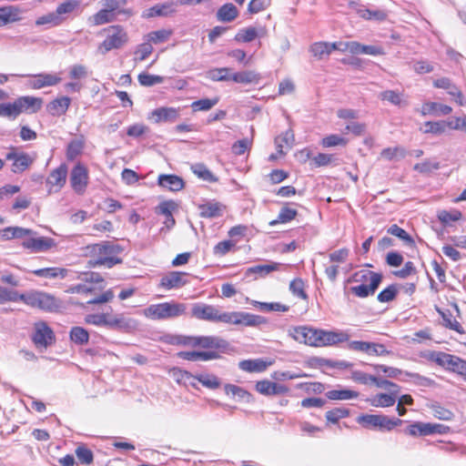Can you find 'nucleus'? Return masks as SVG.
I'll return each instance as SVG.
<instances>
[{"label":"nucleus","mask_w":466,"mask_h":466,"mask_svg":"<svg viewBox=\"0 0 466 466\" xmlns=\"http://www.w3.org/2000/svg\"><path fill=\"white\" fill-rule=\"evenodd\" d=\"M177 357L180 359L189 360V361H207L210 360H215L218 358V355L217 352L208 350V351H180L177 353Z\"/></svg>","instance_id":"27"},{"label":"nucleus","mask_w":466,"mask_h":466,"mask_svg":"<svg viewBox=\"0 0 466 466\" xmlns=\"http://www.w3.org/2000/svg\"><path fill=\"white\" fill-rule=\"evenodd\" d=\"M6 160L13 161L12 172L19 174L26 170L35 161V157L29 154L19 151L16 147H10L5 156Z\"/></svg>","instance_id":"9"},{"label":"nucleus","mask_w":466,"mask_h":466,"mask_svg":"<svg viewBox=\"0 0 466 466\" xmlns=\"http://www.w3.org/2000/svg\"><path fill=\"white\" fill-rule=\"evenodd\" d=\"M196 347L208 350H224L228 347V342L214 336H196Z\"/></svg>","instance_id":"21"},{"label":"nucleus","mask_w":466,"mask_h":466,"mask_svg":"<svg viewBox=\"0 0 466 466\" xmlns=\"http://www.w3.org/2000/svg\"><path fill=\"white\" fill-rule=\"evenodd\" d=\"M54 332L45 322L35 324L33 341L37 347L47 348L53 343Z\"/></svg>","instance_id":"12"},{"label":"nucleus","mask_w":466,"mask_h":466,"mask_svg":"<svg viewBox=\"0 0 466 466\" xmlns=\"http://www.w3.org/2000/svg\"><path fill=\"white\" fill-rule=\"evenodd\" d=\"M192 172L200 179L207 182H216L218 178L211 173V171L201 163H197L191 166Z\"/></svg>","instance_id":"45"},{"label":"nucleus","mask_w":466,"mask_h":466,"mask_svg":"<svg viewBox=\"0 0 466 466\" xmlns=\"http://www.w3.org/2000/svg\"><path fill=\"white\" fill-rule=\"evenodd\" d=\"M101 34L106 35L105 40L97 47V51L102 55L112 49L121 48L127 42V35L119 25L104 28Z\"/></svg>","instance_id":"4"},{"label":"nucleus","mask_w":466,"mask_h":466,"mask_svg":"<svg viewBox=\"0 0 466 466\" xmlns=\"http://www.w3.org/2000/svg\"><path fill=\"white\" fill-rule=\"evenodd\" d=\"M289 333L299 343L311 347L331 346L349 339V335L343 331H328L309 326L294 327Z\"/></svg>","instance_id":"1"},{"label":"nucleus","mask_w":466,"mask_h":466,"mask_svg":"<svg viewBox=\"0 0 466 466\" xmlns=\"http://www.w3.org/2000/svg\"><path fill=\"white\" fill-rule=\"evenodd\" d=\"M172 35V31L168 29H160L157 31L150 32L147 35V40L152 45L153 44H161L169 39Z\"/></svg>","instance_id":"50"},{"label":"nucleus","mask_w":466,"mask_h":466,"mask_svg":"<svg viewBox=\"0 0 466 466\" xmlns=\"http://www.w3.org/2000/svg\"><path fill=\"white\" fill-rule=\"evenodd\" d=\"M384 54L383 47L380 46H366L358 42V46H356V55L383 56Z\"/></svg>","instance_id":"53"},{"label":"nucleus","mask_w":466,"mask_h":466,"mask_svg":"<svg viewBox=\"0 0 466 466\" xmlns=\"http://www.w3.org/2000/svg\"><path fill=\"white\" fill-rule=\"evenodd\" d=\"M34 275L45 279H65L67 276V269L62 268H45L32 271Z\"/></svg>","instance_id":"39"},{"label":"nucleus","mask_w":466,"mask_h":466,"mask_svg":"<svg viewBox=\"0 0 466 466\" xmlns=\"http://www.w3.org/2000/svg\"><path fill=\"white\" fill-rule=\"evenodd\" d=\"M176 13V4L174 2H167L163 4H157L154 6L147 9L144 12L143 16L151 18L155 16H170Z\"/></svg>","instance_id":"19"},{"label":"nucleus","mask_w":466,"mask_h":466,"mask_svg":"<svg viewBox=\"0 0 466 466\" xmlns=\"http://www.w3.org/2000/svg\"><path fill=\"white\" fill-rule=\"evenodd\" d=\"M282 266L283 265L279 262H270L265 265H256L247 268L246 276L248 277L250 275L256 274L261 278H264L272 271L279 270Z\"/></svg>","instance_id":"31"},{"label":"nucleus","mask_w":466,"mask_h":466,"mask_svg":"<svg viewBox=\"0 0 466 466\" xmlns=\"http://www.w3.org/2000/svg\"><path fill=\"white\" fill-rule=\"evenodd\" d=\"M15 102L21 113H36L42 107L43 99L40 97L25 96L15 99Z\"/></svg>","instance_id":"22"},{"label":"nucleus","mask_w":466,"mask_h":466,"mask_svg":"<svg viewBox=\"0 0 466 466\" xmlns=\"http://www.w3.org/2000/svg\"><path fill=\"white\" fill-rule=\"evenodd\" d=\"M448 127V122L447 121H428L424 123L423 128H420V130L424 134H432V135H441L446 131V128Z\"/></svg>","instance_id":"44"},{"label":"nucleus","mask_w":466,"mask_h":466,"mask_svg":"<svg viewBox=\"0 0 466 466\" xmlns=\"http://www.w3.org/2000/svg\"><path fill=\"white\" fill-rule=\"evenodd\" d=\"M451 111L452 108L450 106L436 102L424 103L420 110V114L424 116L428 115L435 116H447L451 114Z\"/></svg>","instance_id":"25"},{"label":"nucleus","mask_w":466,"mask_h":466,"mask_svg":"<svg viewBox=\"0 0 466 466\" xmlns=\"http://www.w3.org/2000/svg\"><path fill=\"white\" fill-rule=\"evenodd\" d=\"M21 112L15 100L13 103H4L0 105V116L15 118Z\"/></svg>","instance_id":"55"},{"label":"nucleus","mask_w":466,"mask_h":466,"mask_svg":"<svg viewBox=\"0 0 466 466\" xmlns=\"http://www.w3.org/2000/svg\"><path fill=\"white\" fill-rule=\"evenodd\" d=\"M85 322L86 324L96 327H106L111 329H123L127 326L121 314H112L109 311L88 314L85 317Z\"/></svg>","instance_id":"6"},{"label":"nucleus","mask_w":466,"mask_h":466,"mask_svg":"<svg viewBox=\"0 0 466 466\" xmlns=\"http://www.w3.org/2000/svg\"><path fill=\"white\" fill-rule=\"evenodd\" d=\"M402 420L400 419H390L385 415H379V430L391 431L393 428L401 425Z\"/></svg>","instance_id":"63"},{"label":"nucleus","mask_w":466,"mask_h":466,"mask_svg":"<svg viewBox=\"0 0 466 466\" xmlns=\"http://www.w3.org/2000/svg\"><path fill=\"white\" fill-rule=\"evenodd\" d=\"M259 79V75L254 71H243L231 75V80L241 84L258 83Z\"/></svg>","instance_id":"42"},{"label":"nucleus","mask_w":466,"mask_h":466,"mask_svg":"<svg viewBox=\"0 0 466 466\" xmlns=\"http://www.w3.org/2000/svg\"><path fill=\"white\" fill-rule=\"evenodd\" d=\"M70 339L77 345H85L88 343L89 333L88 331L79 326L73 327L69 332Z\"/></svg>","instance_id":"43"},{"label":"nucleus","mask_w":466,"mask_h":466,"mask_svg":"<svg viewBox=\"0 0 466 466\" xmlns=\"http://www.w3.org/2000/svg\"><path fill=\"white\" fill-rule=\"evenodd\" d=\"M19 299L32 308L46 311L56 310L59 306L54 296L38 290H31L21 294Z\"/></svg>","instance_id":"5"},{"label":"nucleus","mask_w":466,"mask_h":466,"mask_svg":"<svg viewBox=\"0 0 466 466\" xmlns=\"http://www.w3.org/2000/svg\"><path fill=\"white\" fill-rule=\"evenodd\" d=\"M398 393H399V390H395L390 391V394H386V393L377 394L370 400V404L373 407H377V408L378 407H381V408L391 407L396 402Z\"/></svg>","instance_id":"29"},{"label":"nucleus","mask_w":466,"mask_h":466,"mask_svg":"<svg viewBox=\"0 0 466 466\" xmlns=\"http://www.w3.org/2000/svg\"><path fill=\"white\" fill-rule=\"evenodd\" d=\"M437 311L442 318V324L444 327L455 330L456 332L460 334H464L465 330L463 329L462 326L460 324L459 321H457L451 312L450 310H441L439 308H437Z\"/></svg>","instance_id":"38"},{"label":"nucleus","mask_w":466,"mask_h":466,"mask_svg":"<svg viewBox=\"0 0 466 466\" xmlns=\"http://www.w3.org/2000/svg\"><path fill=\"white\" fill-rule=\"evenodd\" d=\"M225 208L223 204L217 201H208L198 206L200 216L208 218L221 217Z\"/></svg>","instance_id":"24"},{"label":"nucleus","mask_w":466,"mask_h":466,"mask_svg":"<svg viewBox=\"0 0 466 466\" xmlns=\"http://www.w3.org/2000/svg\"><path fill=\"white\" fill-rule=\"evenodd\" d=\"M94 25H100L115 20V14H111L104 7L89 18Z\"/></svg>","instance_id":"51"},{"label":"nucleus","mask_w":466,"mask_h":466,"mask_svg":"<svg viewBox=\"0 0 466 466\" xmlns=\"http://www.w3.org/2000/svg\"><path fill=\"white\" fill-rule=\"evenodd\" d=\"M21 14V9L16 5L0 7V27L20 21Z\"/></svg>","instance_id":"17"},{"label":"nucleus","mask_w":466,"mask_h":466,"mask_svg":"<svg viewBox=\"0 0 466 466\" xmlns=\"http://www.w3.org/2000/svg\"><path fill=\"white\" fill-rule=\"evenodd\" d=\"M226 311H220L217 307L202 302L195 303L191 309V315L193 318L210 321V322H222L227 321Z\"/></svg>","instance_id":"7"},{"label":"nucleus","mask_w":466,"mask_h":466,"mask_svg":"<svg viewBox=\"0 0 466 466\" xmlns=\"http://www.w3.org/2000/svg\"><path fill=\"white\" fill-rule=\"evenodd\" d=\"M197 378H198V381L199 383H201L202 386H204L208 389L215 390V389L219 388V386H220L219 379L214 374H208V373L199 374V375H197Z\"/></svg>","instance_id":"52"},{"label":"nucleus","mask_w":466,"mask_h":466,"mask_svg":"<svg viewBox=\"0 0 466 466\" xmlns=\"http://www.w3.org/2000/svg\"><path fill=\"white\" fill-rule=\"evenodd\" d=\"M30 238L22 242L24 248L29 249L32 252H46L56 247V243L54 238L48 237H35V235H29Z\"/></svg>","instance_id":"11"},{"label":"nucleus","mask_w":466,"mask_h":466,"mask_svg":"<svg viewBox=\"0 0 466 466\" xmlns=\"http://www.w3.org/2000/svg\"><path fill=\"white\" fill-rule=\"evenodd\" d=\"M66 175L67 167L65 164L60 165L50 173L46 180V184L50 187L49 193L53 191L54 187H56L54 191L56 192L64 187L66 181Z\"/></svg>","instance_id":"13"},{"label":"nucleus","mask_w":466,"mask_h":466,"mask_svg":"<svg viewBox=\"0 0 466 466\" xmlns=\"http://www.w3.org/2000/svg\"><path fill=\"white\" fill-rule=\"evenodd\" d=\"M461 212L457 209H453L451 211L441 210L438 212V218L444 225H448L451 221H457L461 219Z\"/></svg>","instance_id":"59"},{"label":"nucleus","mask_w":466,"mask_h":466,"mask_svg":"<svg viewBox=\"0 0 466 466\" xmlns=\"http://www.w3.org/2000/svg\"><path fill=\"white\" fill-rule=\"evenodd\" d=\"M68 76L76 81L86 79L88 76V68L82 64H74L68 69Z\"/></svg>","instance_id":"47"},{"label":"nucleus","mask_w":466,"mask_h":466,"mask_svg":"<svg viewBox=\"0 0 466 466\" xmlns=\"http://www.w3.org/2000/svg\"><path fill=\"white\" fill-rule=\"evenodd\" d=\"M152 116L156 122L174 121L178 116V112L173 107H159L152 112Z\"/></svg>","instance_id":"40"},{"label":"nucleus","mask_w":466,"mask_h":466,"mask_svg":"<svg viewBox=\"0 0 466 466\" xmlns=\"http://www.w3.org/2000/svg\"><path fill=\"white\" fill-rule=\"evenodd\" d=\"M185 272L172 271L165 275L160 280V286L165 289H178L187 283Z\"/></svg>","instance_id":"15"},{"label":"nucleus","mask_w":466,"mask_h":466,"mask_svg":"<svg viewBox=\"0 0 466 466\" xmlns=\"http://www.w3.org/2000/svg\"><path fill=\"white\" fill-rule=\"evenodd\" d=\"M238 11L231 3L223 5L217 12L218 20L224 23L232 22L238 17Z\"/></svg>","instance_id":"34"},{"label":"nucleus","mask_w":466,"mask_h":466,"mask_svg":"<svg viewBox=\"0 0 466 466\" xmlns=\"http://www.w3.org/2000/svg\"><path fill=\"white\" fill-rule=\"evenodd\" d=\"M187 305L176 301L152 304L143 310L146 318L153 320L174 319L186 313Z\"/></svg>","instance_id":"3"},{"label":"nucleus","mask_w":466,"mask_h":466,"mask_svg":"<svg viewBox=\"0 0 466 466\" xmlns=\"http://www.w3.org/2000/svg\"><path fill=\"white\" fill-rule=\"evenodd\" d=\"M88 178L87 168L80 163L76 164L70 173V185L73 190L78 195H83L88 185Z\"/></svg>","instance_id":"10"},{"label":"nucleus","mask_w":466,"mask_h":466,"mask_svg":"<svg viewBox=\"0 0 466 466\" xmlns=\"http://www.w3.org/2000/svg\"><path fill=\"white\" fill-rule=\"evenodd\" d=\"M70 103L68 96L58 97L48 104L47 110L52 116H61L66 112Z\"/></svg>","instance_id":"33"},{"label":"nucleus","mask_w":466,"mask_h":466,"mask_svg":"<svg viewBox=\"0 0 466 466\" xmlns=\"http://www.w3.org/2000/svg\"><path fill=\"white\" fill-rule=\"evenodd\" d=\"M332 51L331 43L329 42H316L309 47V52L318 60L328 58Z\"/></svg>","instance_id":"35"},{"label":"nucleus","mask_w":466,"mask_h":466,"mask_svg":"<svg viewBox=\"0 0 466 466\" xmlns=\"http://www.w3.org/2000/svg\"><path fill=\"white\" fill-rule=\"evenodd\" d=\"M356 46H358L357 41H348V42H334L331 43V47L333 51L338 50L341 53L349 52L352 55H356Z\"/></svg>","instance_id":"62"},{"label":"nucleus","mask_w":466,"mask_h":466,"mask_svg":"<svg viewBox=\"0 0 466 466\" xmlns=\"http://www.w3.org/2000/svg\"><path fill=\"white\" fill-rule=\"evenodd\" d=\"M225 392L228 396L237 398L238 400L249 401L251 397L247 390L233 384H227L225 386Z\"/></svg>","instance_id":"48"},{"label":"nucleus","mask_w":466,"mask_h":466,"mask_svg":"<svg viewBox=\"0 0 466 466\" xmlns=\"http://www.w3.org/2000/svg\"><path fill=\"white\" fill-rule=\"evenodd\" d=\"M29 235H36V233L32 229L21 227H7L0 231V238L4 240L22 238Z\"/></svg>","instance_id":"28"},{"label":"nucleus","mask_w":466,"mask_h":466,"mask_svg":"<svg viewBox=\"0 0 466 466\" xmlns=\"http://www.w3.org/2000/svg\"><path fill=\"white\" fill-rule=\"evenodd\" d=\"M157 184L159 187L170 191H179L185 186V183L180 177L177 175L165 174L158 176Z\"/></svg>","instance_id":"26"},{"label":"nucleus","mask_w":466,"mask_h":466,"mask_svg":"<svg viewBox=\"0 0 466 466\" xmlns=\"http://www.w3.org/2000/svg\"><path fill=\"white\" fill-rule=\"evenodd\" d=\"M177 205L174 201H164L161 202L156 208L157 214L165 216L163 224L167 229H170L175 226V219L173 218V211L176 210Z\"/></svg>","instance_id":"23"},{"label":"nucleus","mask_w":466,"mask_h":466,"mask_svg":"<svg viewBox=\"0 0 466 466\" xmlns=\"http://www.w3.org/2000/svg\"><path fill=\"white\" fill-rule=\"evenodd\" d=\"M436 361L438 364L443 367H447L459 375L466 363V360L447 353H440L436 359Z\"/></svg>","instance_id":"18"},{"label":"nucleus","mask_w":466,"mask_h":466,"mask_svg":"<svg viewBox=\"0 0 466 466\" xmlns=\"http://www.w3.org/2000/svg\"><path fill=\"white\" fill-rule=\"evenodd\" d=\"M269 364L261 359L245 360L239 362L238 367L247 372H262Z\"/></svg>","instance_id":"36"},{"label":"nucleus","mask_w":466,"mask_h":466,"mask_svg":"<svg viewBox=\"0 0 466 466\" xmlns=\"http://www.w3.org/2000/svg\"><path fill=\"white\" fill-rule=\"evenodd\" d=\"M267 35L265 27L260 26L258 28L248 26L240 29L235 35V40L238 43H248L253 41L257 37H262Z\"/></svg>","instance_id":"20"},{"label":"nucleus","mask_w":466,"mask_h":466,"mask_svg":"<svg viewBox=\"0 0 466 466\" xmlns=\"http://www.w3.org/2000/svg\"><path fill=\"white\" fill-rule=\"evenodd\" d=\"M35 25H48L49 27H55L62 25L61 19L57 15L56 12H50L44 15L39 16L35 20Z\"/></svg>","instance_id":"46"},{"label":"nucleus","mask_w":466,"mask_h":466,"mask_svg":"<svg viewBox=\"0 0 466 466\" xmlns=\"http://www.w3.org/2000/svg\"><path fill=\"white\" fill-rule=\"evenodd\" d=\"M295 141L294 133L291 129L275 138V145L279 155L285 154V149L289 150L292 147Z\"/></svg>","instance_id":"32"},{"label":"nucleus","mask_w":466,"mask_h":466,"mask_svg":"<svg viewBox=\"0 0 466 466\" xmlns=\"http://www.w3.org/2000/svg\"><path fill=\"white\" fill-rule=\"evenodd\" d=\"M84 148V142L81 139H74L72 140L66 149V157L69 160L75 159L77 156H79Z\"/></svg>","instance_id":"58"},{"label":"nucleus","mask_w":466,"mask_h":466,"mask_svg":"<svg viewBox=\"0 0 466 466\" xmlns=\"http://www.w3.org/2000/svg\"><path fill=\"white\" fill-rule=\"evenodd\" d=\"M80 5V0H66L57 5L56 12L62 24L66 20L67 16L76 11Z\"/></svg>","instance_id":"37"},{"label":"nucleus","mask_w":466,"mask_h":466,"mask_svg":"<svg viewBox=\"0 0 466 466\" xmlns=\"http://www.w3.org/2000/svg\"><path fill=\"white\" fill-rule=\"evenodd\" d=\"M380 282L381 281H380L379 277L376 276L374 279H371V282L369 285L360 284L359 286L351 287L350 290L359 298H367L375 293Z\"/></svg>","instance_id":"30"},{"label":"nucleus","mask_w":466,"mask_h":466,"mask_svg":"<svg viewBox=\"0 0 466 466\" xmlns=\"http://www.w3.org/2000/svg\"><path fill=\"white\" fill-rule=\"evenodd\" d=\"M357 422L368 429H378L379 415L363 414L357 418Z\"/></svg>","instance_id":"64"},{"label":"nucleus","mask_w":466,"mask_h":466,"mask_svg":"<svg viewBox=\"0 0 466 466\" xmlns=\"http://www.w3.org/2000/svg\"><path fill=\"white\" fill-rule=\"evenodd\" d=\"M376 276L379 277L380 281L382 280V275L380 273L370 271L369 269H360L354 273L352 276V281L360 282L361 284H365L367 281H370V283L371 279H374Z\"/></svg>","instance_id":"49"},{"label":"nucleus","mask_w":466,"mask_h":466,"mask_svg":"<svg viewBox=\"0 0 466 466\" xmlns=\"http://www.w3.org/2000/svg\"><path fill=\"white\" fill-rule=\"evenodd\" d=\"M297 216V210L294 208H290L289 207H284L280 209L278 219L271 221L269 224L271 226L276 225L277 223H287L295 218Z\"/></svg>","instance_id":"61"},{"label":"nucleus","mask_w":466,"mask_h":466,"mask_svg":"<svg viewBox=\"0 0 466 466\" xmlns=\"http://www.w3.org/2000/svg\"><path fill=\"white\" fill-rule=\"evenodd\" d=\"M123 248L110 241L88 245L85 248V253L90 258L88 263L92 267H106L110 268L120 264L122 259L118 258Z\"/></svg>","instance_id":"2"},{"label":"nucleus","mask_w":466,"mask_h":466,"mask_svg":"<svg viewBox=\"0 0 466 466\" xmlns=\"http://www.w3.org/2000/svg\"><path fill=\"white\" fill-rule=\"evenodd\" d=\"M388 233L403 240L405 242V244H407L409 246H411L414 243L411 237L403 228H400L396 224L391 225L388 228Z\"/></svg>","instance_id":"60"},{"label":"nucleus","mask_w":466,"mask_h":466,"mask_svg":"<svg viewBox=\"0 0 466 466\" xmlns=\"http://www.w3.org/2000/svg\"><path fill=\"white\" fill-rule=\"evenodd\" d=\"M327 396L330 400H351L357 398L359 393L351 390H333L328 391Z\"/></svg>","instance_id":"54"},{"label":"nucleus","mask_w":466,"mask_h":466,"mask_svg":"<svg viewBox=\"0 0 466 466\" xmlns=\"http://www.w3.org/2000/svg\"><path fill=\"white\" fill-rule=\"evenodd\" d=\"M379 98L398 106H405L408 105V102L403 98L402 94L395 90H385L380 92L379 94Z\"/></svg>","instance_id":"41"},{"label":"nucleus","mask_w":466,"mask_h":466,"mask_svg":"<svg viewBox=\"0 0 466 466\" xmlns=\"http://www.w3.org/2000/svg\"><path fill=\"white\" fill-rule=\"evenodd\" d=\"M441 425L424 422H415L410 425L406 431L410 436H427L436 432H441Z\"/></svg>","instance_id":"16"},{"label":"nucleus","mask_w":466,"mask_h":466,"mask_svg":"<svg viewBox=\"0 0 466 466\" xmlns=\"http://www.w3.org/2000/svg\"><path fill=\"white\" fill-rule=\"evenodd\" d=\"M265 323H267L266 319L258 315H254L244 311H233L227 313L226 324L257 327Z\"/></svg>","instance_id":"8"},{"label":"nucleus","mask_w":466,"mask_h":466,"mask_svg":"<svg viewBox=\"0 0 466 466\" xmlns=\"http://www.w3.org/2000/svg\"><path fill=\"white\" fill-rule=\"evenodd\" d=\"M61 77L56 74H38L33 76L29 81V86L33 89H41L46 86H54L60 83Z\"/></svg>","instance_id":"14"},{"label":"nucleus","mask_w":466,"mask_h":466,"mask_svg":"<svg viewBox=\"0 0 466 466\" xmlns=\"http://www.w3.org/2000/svg\"><path fill=\"white\" fill-rule=\"evenodd\" d=\"M229 71L228 67L214 68L209 70L207 76L213 81H228L231 79V75L228 74Z\"/></svg>","instance_id":"57"},{"label":"nucleus","mask_w":466,"mask_h":466,"mask_svg":"<svg viewBox=\"0 0 466 466\" xmlns=\"http://www.w3.org/2000/svg\"><path fill=\"white\" fill-rule=\"evenodd\" d=\"M252 305L258 307L262 311H281L285 312L289 310V307L279 302L268 303V302H259L253 300L251 302Z\"/></svg>","instance_id":"56"}]
</instances>
